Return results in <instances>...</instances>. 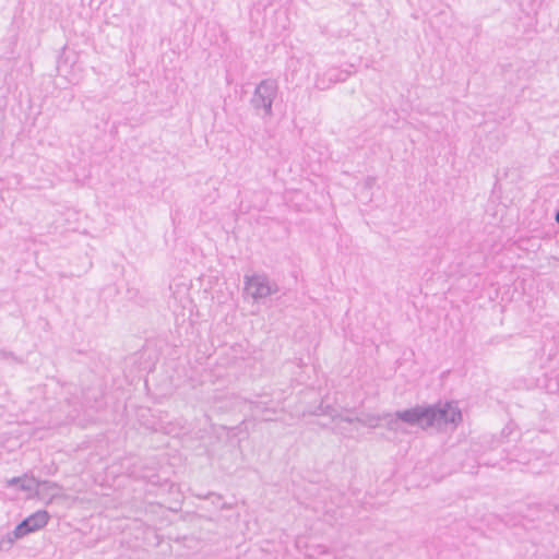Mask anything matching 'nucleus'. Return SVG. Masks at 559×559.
Returning a JSON list of instances; mask_svg holds the SVG:
<instances>
[{
  "instance_id": "obj_15",
  "label": "nucleus",
  "mask_w": 559,
  "mask_h": 559,
  "mask_svg": "<svg viewBox=\"0 0 559 559\" xmlns=\"http://www.w3.org/2000/svg\"><path fill=\"white\" fill-rule=\"evenodd\" d=\"M555 510L559 512V506H555Z\"/></svg>"
},
{
  "instance_id": "obj_8",
  "label": "nucleus",
  "mask_w": 559,
  "mask_h": 559,
  "mask_svg": "<svg viewBox=\"0 0 559 559\" xmlns=\"http://www.w3.org/2000/svg\"><path fill=\"white\" fill-rule=\"evenodd\" d=\"M357 423L370 427V428H377L379 426V423L383 420L382 414L381 415H368L366 417H356Z\"/></svg>"
},
{
  "instance_id": "obj_7",
  "label": "nucleus",
  "mask_w": 559,
  "mask_h": 559,
  "mask_svg": "<svg viewBox=\"0 0 559 559\" xmlns=\"http://www.w3.org/2000/svg\"><path fill=\"white\" fill-rule=\"evenodd\" d=\"M324 73L326 75L328 82L331 84L338 83V82H345L352 74L350 71L338 70V69H330Z\"/></svg>"
},
{
  "instance_id": "obj_10",
  "label": "nucleus",
  "mask_w": 559,
  "mask_h": 559,
  "mask_svg": "<svg viewBox=\"0 0 559 559\" xmlns=\"http://www.w3.org/2000/svg\"><path fill=\"white\" fill-rule=\"evenodd\" d=\"M16 539L17 538H13V533L12 532L8 533L4 537H2L0 539V550L1 551L9 550Z\"/></svg>"
},
{
  "instance_id": "obj_13",
  "label": "nucleus",
  "mask_w": 559,
  "mask_h": 559,
  "mask_svg": "<svg viewBox=\"0 0 559 559\" xmlns=\"http://www.w3.org/2000/svg\"><path fill=\"white\" fill-rule=\"evenodd\" d=\"M342 420L346 421L348 424H353V423L357 421L356 417H348V416L347 417H343Z\"/></svg>"
},
{
  "instance_id": "obj_12",
  "label": "nucleus",
  "mask_w": 559,
  "mask_h": 559,
  "mask_svg": "<svg viewBox=\"0 0 559 559\" xmlns=\"http://www.w3.org/2000/svg\"><path fill=\"white\" fill-rule=\"evenodd\" d=\"M331 85L332 84L328 82L325 73L318 75L314 81V86L320 91L328 90Z\"/></svg>"
},
{
  "instance_id": "obj_3",
  "label": "nucleus",
  "mask_w": 559,
  "mask_h": 559,
  "mask_svg": "<svg viewBox=\"0 0 559 559\" xmlns=\"http://www.w3.org/2000/svg\"><path fill=\"white\" fill-rule=\"evenodd\" d=\"M418 414L417 407H412L403 411H397L395 413H383L382 418L385 421V428L389 431H393L395 433H405L404 424L411 426L420 427L419 417L416 416Z\"/></svg>"
},
{
  "instance_id": "obj_6",
  "label": "nucleus",
  "mask_w": 559,
  "mask_h": 559,
  "mask_svg": "<svg viewBox=\"0 0 559 559\" xmlns=\"http://www.w3.org/2000/svg\"><path fill=\"white\" fill-rule=\"evenodd\" d=\"M49 518L46 510H38L25 519L29 523L31 530L36 532L47 525Z\"/></svg>"
},
{
  "instance_id": "obj_1",
  "label": "nucleus",
  "mask_w": 559,
  "mask_h": 559,
  "mask_svg": "<svg viewBox=\"0 0 559 559\" xmlns=\"http://www.w3.org/2000/svg\"><path fill=\"white\" fill-rule=\"evenodd\" d=\"M419 417L420 428L428 429L430 427L441 428L448 424L456 427L462 421L461 409L451 402H438L432 405H416Z\"/></svg>"
},
{
  "instance_id": "obj_14",
  "label": "nucleus",
  "mask_w": 559,
  "mask_h": 559,
  "mask_svg": "<svg viewBox=\"0 0 559 559\" xmlns=\"http://www.w3.org/2000/svg\"><path fill=\"white\" fill-rule=\"evenodd\" d=\"M555 219L559 224V210L556 212Z\"/></svg>"
},
{
  "instance_id": "obj_9",
  "label": "nucleus",
  "mask_w": 559,
  "mask_h": 559,
  "mask_svg": "<svg viewBox=\"0 0 559 559\" xmlns=\"http://www.w3.org/2000/svg\"><path fill=\"white\" fill-rule=\"evenodd\" d=\"M13 538H22L29 533H33L31 530L29 523L24 519L21 523H19L15 528L12 531Z\"/></svg>"
},
{
  "instance_id": "obj_11",
  "label": "nucleus",
  "mask_w": 559,
  "mask_h": 559,
  "mask_svg": "<svg viewBox=\"0 0 559 559\" xmlns=\"http://www.w3.org/2000/svg\"><path fill=\"white\" fill-rule=\"evenodd\" d=\"M100 396L99 392H94L93 394L84 393L83 395V404L86 407H94Z\"/></svg>"
},
{
  "instance_id": "obj_2",
  "label": "nucleus",
  "mask_w": 559,
  "mask_h": 559,
  "mask_svg": "<svg viewBox=\"0 0 559 559\" xmlns=\"http://www.w3.org/2000/svg\"><path fill=\"white\" fill-rule=\"evenodd\" d=\"M278 85L273 79L262 80L253 92L250 99L252 107L263 111V117H271L273 115L272 105L277 95Z\"/></svg>"
},
{
  "instance_id": "obj_5",
  "label": "nucleus",
  "mask_w": 559,
  "mask_h": 559,
  "mask_svg": "<svg viewBox=\"0 0 559 559\" xmlns=\"http://www.w3.org/2000/svg\"><path fill=\"white\" fill-rule=\"evenodd\" d=\"M7 484L9 487L19 486V488L22 491H33L38 488V486L40 485V481L34 477L28 478L26 475H24L22 477H13V478L9 479L7 481Z\"/></svg>"
},
{
  "instance_id": "obj_4",
  "label": "nucleus",
  "mask_w": 559,
  "mask_h": 559,
  "mask_svg": "<svg viewBox=\"0 0 559 559\" xmlns=\"http://www.w3.org/2000/svg\"><path fill=\"white\" fill-rule=\"evenodd\" d=\"M245 289L254 299H263L278 292V286L265 274L245 276Z\"/></svg>"
}]
</instances>
